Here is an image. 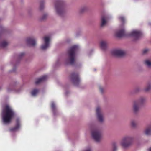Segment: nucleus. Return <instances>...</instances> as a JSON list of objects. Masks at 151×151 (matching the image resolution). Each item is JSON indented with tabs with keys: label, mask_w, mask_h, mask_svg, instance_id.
<instances>
[{
	"label": "nucleus",
	"mask_w": 151,
	"mask_h": 151,
	"mask_svg": "<svg viewBox=\"0 0 151 151\" xmlns=\"http://www.w3.org/2000/svg\"><path fill=\"white\" fill-rule=\"evenodd\" d=\"M14 114V112L11 108L9 105H6L3 108L1 113L3 123L5 124L10 123Z\"/></svg>",
	"instance_id": "nucleus-1"
},
{
	"label": "nucleus",
	"mask_w": 151,
	"mask_h": 151,
	"mask_svg": "<svg viewBox=\"0 0 151 151\" xmlns=\"http://www.w3.org/2000/svg\"><path fill=\"white\" fill-rule=\"evenodd\" d=\"M78 47L77 45H74L70 47L67 52V58L64 60V63L66 65H73L76 60V52L78 50Z\"/></svg>",
	"instance_id": "nucleus-2"
},
{
	"label": "nucleus",
	"mask_w": 151,
	"mask_h": 151,
	"mask_svg": "<svg viewBox=\"0 0 151 151\" xmlns=\"http://www.w3.org/2000/svg\"><path fill=\"white\" fill-rule=\"evenodd\" d=\"M66 2L63 0H57L55 1L54 9L57 15L62 18L65 17L66 12Z\"/></svg>",
	"instance_id": "nucleus-3"
},
{
	"label": "nucleus",
	"mask_w": 151,
	"mask_h": 151,
	"mask_svg": "<svg viewBox=\"0 0 151 151\" xmlns=\"http://www.w3.org/2000/svg\"><path fill=\"white\" fill-rule=\"evenodd\" d=\"M134 140L133 137L129 135H125L122 138L120 145L124 149L128 148L132 145Z\"/></svg>",
	"instance_id": "nucleus-4"
},
{
	"label": "nucleus",
	"mask_w": 151,
	"mask_h": 151,
	"mask_svg": "<svg viewBox=\"0 0 151 151\" xmlns=\"http://www.w3.org/2000/svg\"><path fill=\"white\" fill-rule=\"evenodd\" d=\"M91 135L93 138L96 142H99L102 137V131L99 129H93L91 132Z\"/></svg>",
	"instance_id": "nucleus-5"
},
{
	"label": "nucleus",
	"mask_w": 151,
	"mask_h": 151,
	"mask_svg": "<svg viewBox=\"0 0 151 151\" xmlns=\"http://www.w3.org/2000/svg\"><path fill=\"white\" fill-rule=\"evenodd\" d=\"M70 79L75 86H77L79 84L80 80L78 75L77 73H72L70 76Z\"/></svg>",
	"instance_id": "nucleus-6"
},
{
	"label": "nucleus",
	"mask_w": 151,
	"mask_h": 151,
	"mask_svg": "<svg viewBox=\"0 0 151 151\" xmlns=\"http://www.w3.org/2000/svg\"><path fill=\"white\" fill-rule=\"evenodd\" d=\"M97 118L98 121L101 123L104 122V118L101 109L99 107H97L96 109Z\"/></svg>",
	"instance_id": "nucleus-7"
},
{
	"label": "nucleus",
	"mask_w": 151,
	"mask_h": 151,
	"mask_svg": "<svg viewBox=\"0 0 151 151\" xmlns=\"http://www.w3.org/2000/svg\"><path fill=\"white\" fill-rule=\"evenodd\" d=\"M44 43L41 45V49L43 50H45L48 48L50 45V37L48 36H45L43 38Z\"/></svg>",
	"instance_id": "nucleus-8"
},
{
	"label": "nucleus",
	"mask_w": 151,
	"mask_h": 151,
	"mask_svg": "<svg viewBox=\"0 0 151 151\" xmlns=\"http://www.w3.org/2000/svg\"><path fill=\"white\" fill-rule=\"evenodd\" d=\"M113 55L119 57H123L126 54V51L121 49H116L114 50L113 52Z\"/></svg>",
	"instance_id": "nucleus-9"
},
{
	"label": "nucleus",
	"mask_w": 151,
	"mask_h": 151,
	"mask_svg": "<svg viewBox=\"0 0 151 151\" xmlns=\"http://www.w3.org/2000/svg\"><path fill=\"white\" fill-rule=\"evenodd\" d=\"M109 19V17L108 16L106 15H102L101 18V27H104L108 23Z\"/></svg>",
	"instance_id": "nucleus-10"
},
{
	"label": "nucleus",
	"mask_w": 151,
	"mask_h": 151,
	"mask_svg": "<svg viewBox=\"0 0 151 151\" xmlns=\"http://www.w3.org/2000/svg\"><path fill=\"white\" fill-rule=\"evenodd\" d=\"M142 35L141 32L139 31L134 30L132 31L129 34V35L134 37L135 40L138 39Z\"/></svg>",
	"instance_id": "nucleus-11"
},
{
	"label": "nucleus",
	"mask_w": 151,
	"mask_h": 151,
	"mask_svg": "<svg viewBox=\"0 0 151 151\" xmlns=\"http://www.w3.org/2000/svg\"><path fill=\"white\" fill-rule=\"evenodd\" d=\"M26 42L27 44L29 46L34 47L36 45V40L33 37L27 38Z\"/></svg>",
	"instance_id": "nucleus-12"
},
{
	"label": "nucleus",
	"mask_w": 151,
	"mask_h": 151,
	"mask_svg": "<svg viewBox=\"0 0 151 151\" xmlns=\"http://www.w3.org/2000/svg\"><path fill=\"white\" fill-rule=\"evenodd\" d=\"M125 35V30L123 28L117 30L115 32V35L118 37H121L124 36Z\"/></svg>",
	"instance_id": "nucleus-13"
},
{
	"label": "nucleus",
	"mask_w": 151,
	"mask_h": 151,
	"mask_svg": "<svg viewBox=\"0 0 151 151\" xmlns=\"http://www.w3.org/2000/svg\"><path fill=\"white\" fill-rule=\"evenodd\" d=\"M140 106L138 103L135 101L134 102L132 107V110L134 114H136L139 112Z\"/></svg>",
	"instance_id": "nucleus-14"
},
{
	"label": "nucleus",
	"mask_w": 151,
	"mask_h": 151,
	"mask_svg": "<svg viewBox=\"0 0 151 151\" xmlns=\"http://www.w3.org/2000/svg\"><path fill=\"white\" fill-rule=\"evenodd\" d=\"M101 49L104 51L106 50L108 47L107 42L105 41H102L100 42Z\"/></svg>",
	"instance_id": "nucleus-15"
},
{
	"label": "nucleus",
	"mask_w": 151,
	"mask_h": 151,
	"mask_svg": "<svg viewBox=\"0 0 151 151\" xmlns=\"http://www.w3.org/2000/svg\"><path fill=\"white\" fill-rule=\"evenodd\" d=\"M47 78V76L45 75L37 79L35 82V83L36 84H38L42 82L45 81Z\"/></svg>",
	"instance_id": "nucleus-16"
},
{
	"label": "nucleus",
	"mask_w": 151,
	"mask_h": 151,
	"mask_svg": "<svg viewBox=\"0 0 151 151\" xmlns=\"http://www.w3.org/2000/svg\"><path fill=\"white\" fill-rule=\"evenodd\" d=\"M89 10L88 7L86 6H83L80 7L79 10V13L82 14L88 11Z\"/></svg>",
	"instance_id": "nucleus-17"
},
{
	"label": "nucleus",
	"mask_w": 151,
	"mask_h": 151,
	"mask_svg": "<svg viewBox=\"0 0 151 151\" xmlns=\"http://www.w3.org/2000/svg\"><path fill=\"white\" fill-rule=\"evenodd\" d=\"M20 126L19 120L18 119L16 120V125L15 127L12 128L10 129L11 132H15L19 128Z\"/></svg>",
	"instance_id": "nucleus-18"
},
{
	"label": "nucleus",
	"mask_w": 151,
	"mask_h": 151,
	"mask_svg": "<svg viewBox=\"0 0 151 151\" xmlns=\"http://www.w3.org/2000/svg\"><path fill=\"white\" fill-rule=\"evenodd\" d=\"M145 134L147 136L151 135V126L147 127L144 131Z\"/></svg>",
	"instance_id": "nucleus-19"
},
{
	"label": "nucleus",
	"mask_w": 151,
	"mask_h": 151,
	"mask_svg": "<svg viewBox=\"0 0 151 151\" xmlns=\"http://www.w3.org/2000/svg\"><path fill=\"white\" fill-rule=\"evenodd\" d=\"M146 101V99L145 98L141 97L135 102L138 103V104L141 106L144 104Z\"/></svg>",
	"instance_id": "nucleus-20"
},
{
	"label": "nucleus",
	"mask_w": 151,
	"mask_h": 151,
	"mask_svg": "<svg viewBox=\"0 0 151 151\" xmlns=\"http://www.w3.org/2000/svg\"><path fill=\"white\" fill-rule=\"evenodd\" d=\"M151 89V82H148L146 85V87L144 89V91L145 92H148L150 91Z\"/></svg>",
	"instance_id": "nucleus-21"
},
{
	"label": "nucleus",
	"mask_w": 151,
	"mask_h": 151,
	"mask_svg": "<svg viewBox=\"0 0 151 151\" xmlns=\"http://www.w3.org/2000/svg\"><path fill=\"white\" fill-rule=\"evenodd\" d=\"M8 43L5 41H3L0 42V47L4 48L6 47L8 45Z\"/></svg>",
	"instance_id": "nucleus-22"
},
{
	"label": "nucleus",
	"mask_w": 151,
	"mask_h": 151,
	"mask_svg": "<svg viewBox=\"0 0 151 151\" xmlns=\"http://www.w3.org/2000/svg\"><path fill=\"white\" fill-rule=\"evenodd\" d=\"M51 108L54 114L55 115V113L56 112V109L55 104L54 102L52 103Z\"/></svg>",
	"instance_id": "nucleus-23"
},
{
	"label": "nucleus",
	"mask_w": 151,
	"mask_h": 151,
	"mask_svg": "<svg viewBox=\"0 0 151 151\" xmlns=\"http://www.w3.org/2000/svg\"><path fill=\"white\" fill-rule=\"evenodd\" d=\"M145 64L148 68L151 67V62L149 60H146L144 61Z\"/></svg>",
	"instance_id": "nucleus-24"
},
{
	"label": "nucleus",
	"mask_w": 151,
	"mask_h": 151,
	"mask_svg": "<svg viewBox=\"0 0 151 151\" xmlns=\"http://www.w3.org/2000/svg\"><path fill=\"white\" fill-rule=\"evenodd\" d=\"M45 1L44 0H42L40 2L39 9L40 10H42L44 8V5Z\"/></svg>",
	"instance_id": "nucleus-25"
},
{
	"label": "nucleus",
	"mask_w": 151,
	"mask_h": 151,
	"mask_svg": "<svg viewBox=\"0 0 151 151\" xmlns=\"http://www.w3.org/2000/svg\"><path fill=\"white\" fill-rule=\"evenodd\" d=\"M39 92V90L38 89H34L31 92L32 95L33 96H35Z\"/></svg>",
	"instance_id": "nucleus-26"
},
{
	"label": "nucleus",
	"mask_w": 151,
	"mask_h": 151,
	"mask_svg": "<svg viewBox=\"0 0 151 151\" xmlns=\"http://www.w3.org/2000/svg\"><path fill=\"white\" fill-rule=\"evenodd\" d=\"M118 19L122 23V27L125 21V18L123 16H121L119 17Z\"/></svg>",
	"instance_id": "nucleus-27"
},
{
	"label": "nucleus",
	"mask_w": 151,
	"mask_h": 151,
	"mask_svg": "<svg viewBox=\"0 0 151 151\" xmlns=\"http://www.w3.org/2000/svg\"><path fill=\"white\" fill-rule=\"evenodd\" d=\"M48 16V14L47 13H45L43 14L41 17L40 18V21H43L45 20Z\"/></svg>",
	"instance_id": "nucleus-28"
},
{
	"label": "nucleus",
	"mask_w": 151,
	"mask_h": 151,
	"mask_svg": "<svg viewBox=\"0 0 151 151\" xmlns=\"http://www.w3.org/2000/svg\"><path fill=\"white\" fill-rule=\"evenodd\" d=\"M131 126L133 128H135L137 127V122L134 120H131Z\"/></svg>",
	"instance_id": "nucleus-29"
},
{
	"label": "nucleus",
	"mask_w": 151,
	"mask_h": 151,
	"mask_svg": "<svg viewBox=\"0 0 151 151\" xmlns=\"http://www.w3.org/2000/svg\"><path fill=\"white\" fill-rule=\"evenodd\" d=\"M117 149V146L115 143L112 144V151H116Z\"/></svg>",
	"instance_id": "nucleus-30"
},
{
	"label": "nucleus",
	"mask_w": 151,
	"mask_h": 151,
	"mask_svg": "<svg viewBox=\"0 0 151 151\" xmlns=\"http://www.w3.org/2000/svg\"><path fill=\"white\" fill-rule=\"evenodd\" d=\"M150 51L149 49H145L143 50L142 51V53L143 54L145 55L147 54Z\"/></svg>",
	"instance_id": "nucleus-31"
},
{
	"label": "nucleus",
	"mask_w": 151,
	"mask_h": 151,
	"mask_svg": "<svg viewBox=\"0 0 151 151\" xmlns=\"http://www.w3.org/2000/svg\"><path fill=\"white\" fill-rule=\"evenodd\" d=\"M25 53L22 52L20 53L19 55L18 56V59L20 60L22 59Z\"/></svg>",
	"instance_id": "nucleus-32"
},
{
	"label": "nucleus",
	"mask_w": 151,
	"mask_h": 151,
	"mask_svg": "<svg viewBox=\"0 0 151 151\" xmlns=\"http://www.w3.org/2000/svg\"><path fill=\"white\" fill-rule=\"evenodd\" d=\"M99 89L100 91V92L101 93H104V91H105V90L104 89V88H103V87H102L101 86H99Z\"/></svg>",
	"instance_id": "nucleus-33"
},
{
	"label": "nucleus",
	"mask_w": 151,
	"mask_h": 151,
	"mask_svg": "<svg viewBox=\"0 0 151 151\" xmlns=\"http://www.w3.org/2000/svg\"><path fill=\"white\" fill-rule=\"evenodd\" d=\"M140 90V89L139 87H137L134 90V91L135 93H137L139 92Z\"/></svg>",
	"instance_id": "nucleus-34"
},
{
	"label": "nucleus",
	"mask_w": 151,
	"mask_h": 151,
	"mask_svg": "<svg viewBox=\"0 0 151 151\" xmlns=\"http://www.w3.org/2000/svg\"><path fill=\"white\" fill-rule=\"evenodd\" d=\"M12 90V88L11 86H10V87H8L7 88V91L8 92H10Z\"/></svg>",
	"instance_id": "nucleus-35"
},
{
	"label": "nucleus",
	"mask_w": 151,
	"mask_h": 151,
	"mask_svg": "<svg viewBox=\"0 0 151 151\" xmlns=\"http://www.w3.org/2000/svg\"><path fill=\"white\" fill-rule=\"evenodd\" d=\"M84 151H91V150L90 148H88Z\"/></svg>",
	"instance_id": "nucleus-36"
},
{
	"label": "nucleus",
	"mask_w": 151,
	"mask_h": 151,
	"mask_svg": "<svg viewBox=\"0 0 151 151\" xmlns=\"http://www.w3.org/2000/svg\"><path fill=\"white\" fill-rule=\"evenodd\" d=\"M59 63V61L58 60L56 62V64L58 65Z\"/></svg>",
	"instance_id": "nucleus-37"
},
{
	"label": "nucleus",
	"mask_w": 151,
	"mask_h": 151,
	"mask_svg": "<svg viewBox=\"0 0 151 151\" xmlns=\"http://www.w3.org/2000/svg\"><path fill=\"white\" fill-rule=\"evenodd\" d=\"M149 151H151V147L149 149Z\"/></svg>",
	"instance_id": "nucleus-38"
},
{
	"label": "nucleus",
	"mask_w": 151,
	"mask_h": 151,
	"mask_svg": "<svg viewBox=\"0 0 151 151\" xmlns=\"http://www.w3.org/2000/svg\"><path fill=\"white\" fill-rule=\"evenodd\" d=\"M149 24H150V25H151V23H149Z\"/></svg>",
	"instance_id": "nucleus-39"
}]
</instances>
